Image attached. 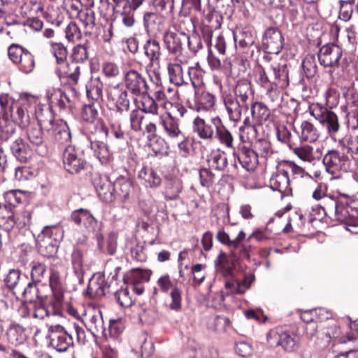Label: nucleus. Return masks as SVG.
Masks as SVG:
<instances>
[{"label":"nucleus","instance_id":"nucleus-1","mask_svg":"<svg viewBox=\"0 0 358 358\" xmlns=\"http://www.w3.org/2000/svg\"><path fill=\"white\" fill-rule=\"evenodd\" d=\"M36 103V97L24 94L15 100L8 93L0 94V117L8 120L11 118L24 129L30 122V113Z\"/></svg>","mask_w":358,"mask_h":358},{"label":"nucleus","instance_id":"nucleus-2","mask_svg":"<svg viewBox=\"0 0 358 358\" xmlns=\"http://www.w3.org/2000/svg\"><path fill=\"white\" fill-rule=\"evenodd\" d=\"M76 335L79 344H84L86 335L84 329L76 322L71 324L67 329L60 324L50 325L48 327V338L50 345L59 352L68 350L73 345V335Z\"/></svg>","mask_w":358,"mask_h":358},{"label":"nucleus","instance_id":"nucleus-3","mask_svg":"<svg viewBox=\"0 0 358 358\" xmlns=\"http://www.w3.org/2000/svg\"><path fill=\"white\" fill-rule=\"evenodd\" d=\"M322 162L326 171L333 176H337L341 172H348L351 170L348 157L336 150H329L324 155Z\"/></svg>","mask_w":358,"mask_h":358},{"label":"nucleus","instance_id":"nucleus-4","mask_svg":"<svg viewBox=\"0 0 358 358\" xmlns=\"http://www.w3.org/2000/svg\"><path fill=\"white\" fill-rule=\"evenodd\" d=\"M71 219L75 224L85 229V232L89 235H96L98 241V245L101 248V243L103 237L98 234V222L92 213L83 208L74 210L71 214Z\"/></svg>","mask_w":358,"mask_h":358},{"label":"nucleus","instance_id":"nucleus-5","mask_svg":"<svg viewBox=\"0 0 358 358\" xmlns=\"http://www.w3.org/2000/svg\"><path fill=\"white\" fill-rule=\"evenodd\" d=\"M343 55L342 48L334 44L330 43L320 48L318 52V60L324 67L330 68L329 72L338 67L339 62Z\"/></svg>","mask_w":358,"mask_h":358},{"label":"nucleus","instance_id":"nucleus-6","mask_svg":"<svg viewBox=\"0 0 358 358\" xmlns=\"http://www.w3.org/2000/svg\"><path fill=\"white\" fill-rule=\"evenodd\" d=\"M221 96L227 110L229 119L238 122L241 120L243 109H248V104H243L234 96L229 90L220 87Z\"/></svg>","mask_w":358,"mask_h":358},{"label":"nucleus","instance_id":"nucleus-7","mask_svg":"<svg viewBox=\"0 0 358 358\" xmlns=\"http://www.w3.org/2000/svg\"><path fill=\"white\" fill-rule=\"evenodd\" d=\"M269 185L273 191L280 192L282 197L291 194L292 189L289 175L281 162L277 164L275 171L270 178Z\"/></svg>","mask_w":358,"mask_h":358},{"label":"nucleus","instance_id":"nucleus-8","mask_svg":"<svg viewBox=\"0 0 358 358\" xmlns=\"http://www.w3.org/2000/svg\"><path fill=\"white\" fill-rule=\"evenodd\" d=\"M284 45L281 31L275 27L266 29L262 37V48L269 54H278Z\"/></svg>","mask_w":358,"mask_h":358},{"label":"nucleus","instance_id":"nucleus-9","mask_svg":"<svg viewBox=\"0 0 358 358\" xmlns=\"http://www.w3.org/2000/svg\"><path fill=\"white\" fill-rule=\"evenodd\" d=\"M323 210L325 213L334 212L335 218L340 222H345L349 225L357 224L355 218L351 217L350 211L345 203L329 198L327 199Z\"/></svg>","mask_w":358,"mask_h":358},{"label":"nucleus","instance_id":"nucleus-10","mask_svg":"<svg viewBox=\"0 0 358 358\" xmlns=\"http://www.w3.org/2000/svg\"><path fill=\"white\" fill-rule=\"evenodd\" d=\"M66 273V268L62 264H52L50 268L49 284L57 301L63 298V280Z\"/></svg>","mask_w":358,"mask_h":358},{"label":"nucleus","instance_id":"nucleus-11","mask_svg":"<svg viewBox=\"0 0 358 358\" xmlns=\"http://www.w3.org/2000/svg\"><path fill=\"white\" fill-rule=\"evenodd\" d=\"M62 159L64 169L70 173H77L85 167V160L75 147L70 145H68L65 148Z\"/></svg>","mask_w":358,"mask_h":358},{"label":"nucleus","instance_id":"nucleus-12","mask_svg":"<svg viewBox=\"0 0 358 358\" xmlns=\"http://www.w3.org/2000/svg\"><path fill=\"white\" fill-rule=\"evenodd\" d=\"M233 155L236 163L238 161L241 166L248 171H254L258 164V154L255 150L241 145L237 150H234Z\"/></svg>","mask_w":358,"mask_h":358},{"label":"nucleus","instance_id":"nucleus-13","mask_svg":"<svg viewBox=\"0 0 358 358\" xmlns=\"http://www.w3.org/2000/svg\"><path fill=\"white\" fill-rule=\"evenodd\" d=\"M127 89L135 95L145 94L148 85L145 78L137 71L129 70L124 74Z\"/></svg>","mask_w":358,"mask_h":358},{"label":"nucleus","instance_id":"nucleus-14","mask_svg":"<svg viewBox=\"0 0 358 358\" xmlns=\"http://www.w3.org/2000/svg\"><path fill=\"white\" fill-rule=\"evenodd\" d=\"M196 69L193 67H189L187 71V75L185 74L182 66L178 63H171L168 65V72L170 81L176 85H182L187 84L190 80L194 86L196 83L192 77L193 73Z\"/></svg>","mask_w":358,"mask_h":358},{"label":"nucleus","instance_id":"nucleus-15","mask_svg":"<svg viewBox=\"0 0 358 358\" xmlns=\"http://www.w3.org/2000/svg\"><path fill=\"white\" fill-rule=\"evenodd\" d=\"M85 325L94 336L98 337L102 335L107 338V331L104 327L101 311L92 310L86 313Z\"/></svg>","mask_w":358,"mask_h":358},{"label":"nucleus","instance_id":"nucleus-16","mask_svg":"<svg viewBox=\"0 0 358 358\" xmlns=\"http://www.w3.org/2000/svg\"><path fill=\"white\" fill-rule=\"evenodd\" d=\"M50 125L51 128L48 131L55 143L66 145L71 142V133L66 122L62 120H57Z\"/></svg>","mask_w":358,"mask_h":358},{"label":"nucleus","instance_id":"nucleus-17","mask_svg":"<svg viewBox=\"0 0 358 358\" xmlns=\"http://www.w3.org/2000/svg\"><path fill=\"white\" fill-rule=\"evenodd\" d=\"M164 43L169 52L176 55H180L182 43L187 40V35L183 32H175L168 30L164 34Z\"/></svg>","mask_w":358,"mask_h":358},{"label":"nucleus","instance_id":"nucleus-18","mask_svg":"<svg viewBox=\"0 0 358 358\" xmlns=\"http://www.w3.org/2000/svg\"><path fill=\"white\" fill-rule=\"evenodd\" d=\"M271 85L285 89L289 85L288 69L286 64H272L268 68Z\"/></svg>","mask_w":358,"mask_h":358},{"label":"nucleus","instance_id":"nucleus-19","mask_svg":"<svg viewBox=\"0 0 358 358\" xmlns=\"http://www.w3.org/2000/svg\"><path fill=\"white\" fill-rule=\"evenodd\" d=\"M159 124L162 125L166 135L171 139L184 138V135L179 127V120L170 113L160 115Z\"/></svg>","mask_w":358,"mask_h":358},{"label":"nucleus","instance_id":"nucleus-20","mask_svg":"<svg viewBox=\"0 0 358 358\" xmlns=\"http://www.w3.org/2000/svg\"><path fill=\"white\" fill-rule=\"evenodd\" d=\"M80 66L76 62L67 60L56 65L55 73L59 79L67 78L73 83H77L80 76Z\"/></svg>","mask_w":358,"mask_h":358},{"label":"nucleus","instance_id":"nucleus-21","mask_svg":"<svg viewBox=\"0 0 358 358\" xmlns=\"http://www.w3.org/2000/svg\"><path fill=\"white\" fill-rule=\"evenodd\" d=\"M294 129L301 141L315 142L320 137V131L313 123L308 120L297 122Z\"/></svg>","mask_w":358,"mask_h":358},{"label":"nucleus","instance_id":"nucleus-22","mask_svg":"<svg viewBox=\"0 0 358 358\" xmlns=\"http://www.w3.org/2000/svg\"><path fill=\"white\" fill-rule=\"evenodd\" d=\"M24 128H27L26 134L29 142L36 146H41L38 153L41 155H45L47 153V149L43 145V134L42 131V124H36L34 122V118L30 117V122L27 126Z\"/></svg>","mask_w":358,"mask_h":358},{"label":"nucleus","instance_id":"nucleus-23","mask_svg":"<svg viewBox=\"0 0 358 358\" xmlns=\"http://www.w3.org/2000/svg\"><path fill=\"white\" fill-rule=\"evenodd\" d=\"M98 115L96 109L92 105H85L82 110L83 119L92 124L95 128V134L99 135L100 137H108V129L101 121H94Z\"/></svg>","mask_w":358,"mask_h":358},{"label":"nucleus","instance_id":"nucleus-24","mask_svg":"<svg viewBox=\"0 0 358 358\" xmlns=\"http://www.w3.org/2000/svg\"><path fill=\"white\" fill-rule=\"evenodd\" d=\"M213 120H214V117L210 118L208 122L199 117H195L192 123L193 131L201 139L211 140L214 136V131H215Z\"/></svg>","mask_w":358,"mask_h":358},{"label":"nucleus","instance_id":"nucleus-25","mask_svg":"<svg viewBox=\"0 0 358 358\" xmlns=\"http://www.w3.org/2000/svg\"><path fill=\"white\" fill-rule=\"evenodd\" d=\"M107 288L104 276L97 273L90 279L87 294L92 299H99L105 294Z\"/></svg>","mask_w":358,"mask_h":358},{"label":"nucleus","instance_id":"nucleus-26","mask_svg":"<svg viewBox=\"0 0 358 358\" xmlns=\"http://www.w3.org/2000/svg\"><path fill=\"white\" fill-rule=\"evenodd\" d=\"M95 134L92 136L90 137L89 141L90 142V148L93 150L96 157L99 159L102 164H106L109 162L112 158V154L110 153L108 146L102 141L97 140L95 137ZM98 136L99 135L98 134Z\"/></svg>","mask_w":358,"mask_h":358},{"label":"nucleus","instance_id":"nucleus-27","mask_svg":"<svg viewBox=\"0 0 358 358\" xmlns=\"http://www.w3.org/2000/svg\"><path fill=\"white\" fill-rule=\"evenodd\" d=\"M108 96L109 99L115 101L118 111L122 112L129 110L130 101L126 90L116 85L109 89Z\"/></svg>","mask_w":358,"mask_h":358},{"label":"nucleus","instance_id":"nucleus-28","mask_svg":"<svg viewBox=\"0 0 358 358\" xmlns=\"http://www.w3.org/2000/svg\"><path fill=\"white\" fill-rule=\"evenodd\" d=\"M10 148L12 154L20 162H26L32 155L31 147L21 137L17 138Z\"/></svg>","mask_w":358,"mask_h":358},{"label":"nucleus","instance_id":"nucleus-29","mask_svg":"<svg viewBox=\"0 0 358 358\" xmlns=\"http://www.w3.org/2000/svg\"><path fill=\"white\" fill-rule=\"evenodd\" d=\"M214 127L215 128V136L222 145L226 148L235 150L234 147V138L231 132L224 126L221 119L218 117H214L213 120Z\"/></svg>","mask_w":358,"mask_h":358},{"label":"nucleus","instance_id":"nucleus-30","mask_svg":"<svg viewBox=\"0 0 358 358\" xmlns=\"http://www.w3.org/2000/svg\"><path fill=\"white\" fill-rule=\"evenodd\" d=\"M45 97L49 103L50 108L59 107L64 108L69 99L66 94L59 88L50 87L47 89Z\"/></svg>","mask_w":358,"mask_h":358},{"label":"nucleus","instance_id":"nucleus-31","mask_svg":"<svg viewBox=\"0 0 358 358\" xmlns=\"http://www.w3.org/2000/svg\"><path fill=\"white\" fill-rule=\"evenodd\" d=\"M138 176L146 187L156 188L162 182L160 176L150 167L143 166L139 171Z\"/></svg>","mask_w":358,"mask_h":358},{"label":"nucleus","instance_id":"nucleus-32","mask_svg":"<svg viewBox=\"0 0 358 358\" xmlns=\"http://www.w3.org/2000/svg\"><path fill=\"white\" fill-rule=\"evenodd\" d=\"M95 188L101 199L105 202H111L114 199V184L108 180L106 177L100 178L95 183Z\"/></svg>","mask_w":358,"mask_h":358},{"label":"nucleus","instance_id":"nucleus-33","mask_svg":"<svg viewBox=\"0 0 358 358\" xmlns=\"http://www.w3.org/2000/svg\"><path fill=\"white\" fill-rule=\"evenodd\" d=\"M257 124L253 123L250 124L249 119L245 118L243 122V126L239 128V138L243 143H254L258 140V129Z\"/></svg>","mask_w":358,"mask_h":358},{"label":"nucleus","instance_id":"nucleus-34","mask_svg":"<svg viewBox=\"0 0 358 358\" xmlns=\"http://www.w3.org/2000/svg\"><path fill=\"white\" fill-rule=\"evenodd\" d=\"M28 280V276L18 269H10L6 275L4 281L9 289L23 288Z\"/></svg>","mask_w":358,"mask_h":358},{"label":"nucleus","instance_id":"nucleus-35","mask_svg":"<svg viewBox=\"0 0 358 358\" xmlns=\"http://www.w3.org/2000/svg\"><path fill=\"white\" fill-rule=\"evenodd\" d=\"M215 103V97L208 92H202L196 94L194 108L198 112L208 111L211 110Z\"/></svg>","mask_w":358,"mask_h":358},{"label":"nucleus","instance_id":"nucleus-36","mask_svg":"<svg viewBox=\"0 0 358 358\" xmlns=\"http://www.w3.org/2000/svg\"><path fill=\"white\" fill-rule=\"evenodd\" d=\"M36 102H38L37 99ZM30 117L34 118V121L35 120H36V124L42 125H44L46 122H49L50 124L54 122L50 108L37 105V103H36L34 108L32 109V111L30 113Z\"/></svg>","mask_w":358,"mask_h":358},{"label":"nucleus","instance_id":"nucleus-37","mask_svg":"<svg viewBox=\"0 0 358 358\" xmlns=\"http://www.w3.org/2000/svg\"><path fill=\"white\" fill-rule=\"evenodd\" d=\"M15 213L6 205L0 206V227L9 231L15 226Z\"/></svg>","mask_w":358,"mask_h":358},{"label":"nucleus","instance_id":"nucleus-38","mask_svg":"<svg viewBox=\"0 0 358 358\" xmlns=\"http://www.w3.org/2000/svg\"><path fill=\"white\" fill-rule=\"evenodd\" d=\"M208 164L211 169L222 171L228 164L227 155L219 149L213 150L208 156Z\"/></svg>","mask_w":358,"mask_h":358},{"label":"nucleus","instance_id":"nucleus-39","mask_svg":"<svg viewBox=\"0 0 358 358\" xmlns=\"http://www.w3.org/2000/svg\"><path fill=\"white\" fill-rule=\"evenodd\" d=\"M62 237L63 230L62 227L58 224H55L45 227L38 235L36 239L54 241V242L59 243Z\"/></svg>","mask_w":358,"mask_h":358},{"label":"nucleus","instance_id":"nucleus-40","mask_svg":"<svg viewBox=\"0 0 358 358\" xmlns=\"http://www.w3.org/2000/svg\"><path fill=\"white\" fill-rule=\"evenodd\" d=\"M252 121L261 125L269 117L270 113L267 107L262 103L256 102L251 107Z\"/></svg>","mask_w":358,"mask_h":358},{"label":"nucleus","instance_id":"nucleus-41","mask_svg":"<svg viewBox=\"0 0 358 358\" xmlns=\"http://www.w3.org/2000/svg\"><path fill=\"white\" fill-rule=\"evenodd\" d=\"M71 262L75 274L78 278H82L85 271L83 251L78 248H74L71 255Z\"/></svg>","mask_w":358,"mask_h":358},{"label":"nucleus","instance_id":"nucleus-42","mask_svg":"<svg viewBox=\"0 0 358 358\" xmlns=\"http://www.w3.org/2000/svg\"><path fill=\"white\" fill-rule=\"evenodd\" d=\"M103 87V83L99 78H92L86 86L87 97L94 101L102 99Z\"/></svg>","mask_w":358,"mask_h":358},{"label":"nucleus","instance_id":"nucleus-43","mask_svg":"<svg viewBox=\"0 0 358 358\" xmlns=\"http://www.w3.org/2000/svg\"><path fill=\"white\" fill-rule=\"evenodd\" d=\"M162 20V16L157 12H146L143 15V24L148 32L158 30Z\"/></svg>","mask_w":358,"mask_h":358},{"label":"nucleus","instance_id":"nucleus-44","mask_svg":"<svg viewBox=\"0 0 358 358\" xmlns=\"http://www.w3.org/2000/svg\"><path fill=\"white\" fill-rule=\"evenodd\" d=\"M245 238V234L241 231L236 238L233 240L235 243L234 250H232V256L237 259H249L250 255L247 248L241 243V241Z\"/></svg>","mask_w":358,"mask_h":358},{"label":"nucleus","instance_id":"nucleus-45","mask_svg":"<svg viewBox=\"0 0 358 358\" xmlns=\"http://www.w3.org/2000/svg\"><path fill=\"white\" fill-rule=\"evenodd\" d=\"M145 55L148 57L150 62H157L161 55L159 43L156 40H148L144 45Z\"/></svg>","mask_w":358,"mask_h":358},{"label":"nucleus","instance_id":"nucleus-46","mask_svg":"<svg viewBox=\"0 0 358 358\" xmlns=\"http://www.w3.org/2000/svg\"><path fill=\"white\" fill-rule=\"evenodd\" d=\"M24 329L18 324H11L6 331L8 341L11 344H21L24 341Z\"/></svg>","mask_w":358,"mask_h":358},{"label":"nucleus","instance_id":"nucleus-47","mask_svg":"<svg viewBox=\"0 0 358 358\" xmlns=\"http://www.w3.org/2000/svg\"><path fill=\"white\" fill-rule=\"evenodd\" d=\"M320 123L326 127L327 133L332 138L340 129L338 117L337 115L332 111H330Z\"/></svg>","mask_w":358,"mask_h":358},{"label":"nucleus","instance_id":"nucleus-48","mask_svg":"<svg viewBox=\"0 0 358 358\" xmlns=\"http://www.w3.org/2000/svg\"><path fill=\"white\" fill-rule=\"evenodd\" d=\"M252 94L251 85L247 80H241L238 82L235 88V95L236 99H239L243 104H247L249 96Z\"/></svg>","mask_w":358,"mask_h":358},{"label":"nucleus","instance_id":"nucleus-49","mask_svg":"<svg viewBox=\"0 0 358 358\" xmlns=\"http://www.w3.org/2000/svg\"><path fill=\"white\" fill-rule=\"evenodd\" d=\"M338 144L343 148L348 147V152L351 153L352 158L358 160V136L347 135L339 140Z\"/></svg>","mask_w":358,"mask_h":358},{"label":"nucleus","instance_id":"nucleus-50","mask_svg":"<svg viewBox=\"0 0 358 358\" xmlns=\"http://www.w3.org/2000/svg\"><path fill=\"white\" fill-rule=\"evenodd\" d=\"M234 40L236 47L245 48L252 45L255 39L250 32L241 30L234 33Z\"/></svg>","mask_w":358,"mask_h":358},{"label":"nucleus","instance_id":"nucleus-51","mask_svg":"<svg viewBox=\"0 0 358 358\" xmlns=\"http://www.w3.org/2000/svg\"><path fill=\"white\" fill-rule=\"evenodd\" d=\"M222 17L217 13H214L210 19V25L208 28L203 30V36L204 41L208 45H211L212 29H219L222 25Z\"/></svg>","mask_w":358,"mask_h":358},{"label":"nucleus","instance_id":"nucleus-52","mask_svg":"<svg viewBox=\"0 0 358 358\" xmlns=\"http://www.w3.org/2000/svg\"><path fill=\"white\" fill-rule=\"evenodd\" d=\"M290 149L301 160L308 162H312L315 159L313 155V148L308 145L293 147L290 145Z\"/></svg>","mask_w":358,"mask_h":358},{"label":"nucleus","instance_id":"nucleus-53","mask_svg":"<svg viewBox=\"0 0 358 358\" xmlns=\"http://www.w3.org/2000/svg\"><path fill=\"white\" fill-rule=\"evenodd\" d=\"M39 250L45 257H52L56 254L58 249V243L50 240L36 239Z\"/></svg>","mask_w":358,"mask_h":358},{"label":"nucleus","instance_id":"nucleus-54","mask_svg":"<svg viewBox=\"0 0 358 358\" xmlns=\"http://www.w3.org/2000/svg\"><path fill=\"white\" fill-rule=\"evenodd\" d=\"M131 189V182L124 178H118L114 183V192L127 199Z\"/></svg>","mask_w":358,"mask_h":358},{"label":"nucleus","instance_id":"nucleus-55","mask_svg":"<svg viewBox=\"0 0 358 358\" xmlns=\"http://www.w3.org/2000/svg\"><path fill=\"white\" fill-rule=\"evenodd\" d=\"M255 280V275L252 274L245 276L242 281L227 282V286H235L238 294H243L250 288Z\"/></svg>","mask_w":358,"mask_h":358},{"label":"nucleus","instance_id":"nucleus-56","mask_svg":"<svg viewBox=\"0 0 358 358\" xmlns=\"http://www.w3.org/2000/svg\"><path fill=\"white\" fill-rule=\"evenodd\" d=\"M51 52L56 59V65L67 60L68 52L61 43L50 42Z\"/></svg>","mask_w":358,"mask_h":358},{"label":"nucleus","instance_id":"nucleus-57","mask_svg":"<svg viewBox=\"0 0 358 358\" xmlns=\"http://www.w3.org/2000/svg\"><path fill=\"white\" fill-rule=\"evenodd\" d=\"M143 113L158 115V103L151 96H143L141 101V109Z\"/></svg>","mask_w":358,"mask_h":358},{"label":"nucleus","instance_id":"nucleus-58","mask_svg":"<svg viewBox=\"0 0 358 358\" xmlns=\"http://www.w3.org/2000/svg\"><path fill=\"white\" fill-rule=\"evenodd\" d=\"M255 81L262 87L268 89L271 86L268 69L267 71L262 66L258 67L255 71Z\"/></svg>","mask_w":358,"mask_h":358},{"label":"nucleus","instance_id":"nucleus-59","mask_svg":"<svg viewBox=\"0 0 358 358\" xmlns=\"http://www.w3.org/2000/svg\"><path fill=\"white\" fill-rule=\"evenodd\" d=\"M17 64H19L20 70L25 73L31 72L35 66L34 57L29 51L24 54L20 61Z\"/></svg>","mask_w":358,"mask_h":358},{"label":"nucleus","instance_id":"nucleus-60","mask_svg":"<svg viewBox=\"0 0 358 358\" xmlns=\"http://www.w3.org/2000/svg\"><path fill=\"white\" fill-rule=\"evenodd\" d=\"M46 273V266L40 262L31 264V277L34 282H41Z\"/></svg>","mask_w":358,"mask_h":358},{"label":"nucleus","instance_id":"nucleus-61","mask_svg":"<svg viewBox=\"0 0 358 358\" xmlns=\"http://www.w3.org/2000/svg\"><path fill=\"white\" fill-rule=\"evenodd\" d=\"M253 144L258 156L267 157L272 153L271 144L266 139L259 138Z\"/></svg>","mask_w":358,"mask_h":358},{"label":"nucleus","instance_id":"nucleus-62","mask_svg":"<svg viewBox=\"0 0 358 358\" xmlns=\"http://www.w3.org/2000/svg\"><path fill=\"white\" fill-rule=\"evenodd\" d=\"M157 285L159 289L163 293H168L169 291L171 292L173 289L178 287L176 284L171 281L168 274L159 277L157 281Z\"/></svg>","mask_w":358,"mask_h":358},{"label":"nucleus","instance_id":"nucleus-63","mask_svg":"<svg viewBox=\"0 0 358 358\" xmlns=\"http://www.w3.org/2000/svg\"><path fill=\"white\" fill-rule=\"evenodd\" d=\"M66 38L71 42H75L81 38V32L77 24L71 22L65 29Z\"/></svg>","mask_w":358,"mask_h":358},{"label":"nucleus","instance_id":"nucleus-64","mask_svg":"<svg viewBox=\"0 0 358 358\" xmlns=\"http://www.w3.org/2000/svg\"><path fill=\"white\" fill-rule=\"evenodd\" d=\"M280 346H281L285 351L291 352L296 350L298 348L299 345L295 338L285 331V334L282 335Z\"/></svg>","mask_w":358,"mask_h":358}]
</instances>
